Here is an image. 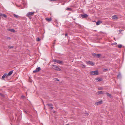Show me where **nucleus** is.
Wrapping results in <instances>:
<instances>
[{
    "label": "nucleus",
    "instance_id": "21",
    "mask_svg": "<svg viewBox=\"0 0 125 125\" xmlns=\"http://www.w3.org/2000/svg\"><path fill=\"white\" fill-rule=\"evenodd\" d=\"M122 45L121 44H119L118 45V47L119 48H121L122 47Z\"/></svg>",
    "mask_w": 125,
    "mask_h": 125
},
{
    "label": "nucleus",
    "instance_id": "25",
    "mask_svg": "<svg viewBox=\"0 0 125 125\" xmlns=\"http://www.w3.org/2000/svg\"><path fill=\"white\" fill-rule=\"evenodd\" d=\"M117 77L118 78H120L121 77V74H119L117 76Z\"/></svg>",
    "mask_w": 125,
    "mask_h": 125
},
{
    "label": "nucleus",
    "instance_id": "33",
    "mask_svg": "<svg viewBox=\"0 0 125 125\" xmlns=\"http://www.w3.org/2000/svg\"><path fill=\"white\" fill-rule=\"evenodd\" d=\"M7 39H10V37H8L7 38Z\"/></svg>",
    "mask_w": 125,
    "mask_h": 125
},
{
    "label": "nucleus",
    "instance_id": "29",
    "mask_svg": "<svg viewBox=\"0 0 125 125\" xmlns=\"http://www.w3.org/2000/svg\"><path fill=\"white\" fill-rule=\"evenodd\" d=\"M40 39L39 38H38L37 39V41L38 42L40 41Z\"/></svg>",
    "mask_w": 125,
    "mask_h": 125
},
{
    "label": "nucleus",
    "instance_id": "36",
    "mask_svg": "<svg viewBox=\"0 0 125 125\" xmlns=\"http://www.w3.org/2000/svg\"><path fill=\"white\" fill-rule=\"evenodd\" d=\"M104 70H105V71H106V70H107V69H104Z\"/></svg>",
    "mask_w": 125,
    "mask_h": 125
},
{
    "label": "nucleus",
    "instance_id": "14",
    "mask_svg": "<svg viewBox=\"0 0 125 125\" xmlns=\"http://www.w3.org/2000/svg\"><path fill=\"white\" fill-rule=\"evenodd\" d=\"M112 18L115 20H117L118 19L117 17L115 15L113 16L112 17Z\"/></svg>",
    "mask_w": 125,
    "mask_h": 125
},
{
    "label": "nucleus",
    "instance_id": "19",
    "mask_svg": "<svg viewBox=\"0 0 125 125\" xmlns=\"http://www.w3.org/2000/svg\"><path fill=\"white\" fill-rule=\"evenodd\" d=\"M100 22L99 21H98L96 23V25H98L100 24Z\"/></svg>",
    "mask_w": 125,
    "mask_h": 125
},
{
    "label": "nucleus",
    "instance_id": "18",
    "mask_svg": "<svg viewBox=\"0 0 125 125\" xmlns=\"http://www.w3.org/2000/svg\"><path fill=\"white\" fill-rule=\"evenodd\" d=\"M98 93L99 94H103V92L102 91H99L98 92Z\"/></svg>",
    "mask_w": 125,
    "mask_h": 125
},
{
    "label": "nucleus",
    "instance_id": "10",
    "mask_svg": "<svg viewBox=\"0 0 125 125\" xmlns=\"http://www.w3.org/2000/svg\"><path fill=\"white\" fill-rule=\"evenodd\" d=\"M102 102L103 101L102 100L100 101L97 102H96L95 103V104L96 105H97L99 104H101L102 103Z\"/></svg>",
    "mask_w": 125,
    "mask_h": 125
},
{
    "label": "nucleus",
    "instance_id": "5",
    "mask_svg": "<svg viewBox=\"0 0 125 125\" xmlns=\"http://www.w3.org/2000/svg\"><path fill=\"white\" fill-rule=\"evenodd\" d=\"M93 56L95 57H96L97 58H99L100 57L101 55L100 54H96V53H93Z\"/></svg>",
    "mask_w": 125,
    "mask_h": 125
},
{
    "label": "nucleus",
    "instance_id": "26",
    "mask_svg": "<svg viewBox=\"0 0 125 125\" xmlns=\"http://www.w3.org/2000/svg\"><path fill=\"white\" fill-rule=\"evenodd\" d=\"M66 10H71V9L70 8L68 7L66 8Z\"/></svg>",
    "mask_w": 125,
    "mask_h": 125
},
{
    "label": "nucleus",
    "instance_id": "32",
    "mask_svg": "<svg viewBox=\"0 0 125 125\" xmlns=\"http://www.w3.org/2000/svg\"><path fill=\"white\" fill-rule=\"evenodd\" d=\"M24 112L26 114H27V112L25 110H24Z\"/></svg>",
    "mask_w": 125,
    "mask_h": 125
},
{
    "label": "nucleus",
    "instance_id": "13",
    "mask_svg": "<svg viewBox=\"0 0 125 125\" xmlns=\"http://www.w3.org/2000/svg\"><path fill=\"white\" fill-rule=\"evenodd\" d=\"M45 20L48 22H50L51 21L52 19L51 18H46Z\"/></svg>",
    "mask_w": 125,
    "mask_h": 125
},
{
    "label": "nucleus",
    "instance_id": "12",
    "mask_svg": "<svg viewBox=\"0 0 125 125\" xmlns=\"http://www.w3.org/2000/svg\"><path fill=\"white\" fill-rule=\"evenodd\" d=\"M13 72V70H12L9 72L8 74H7V75L8 76H9Z\"/></svg>",
    "mask_w": 125,
    "mask_h": 125
},
{
    "label": "nucleus",
    "instance_id": "15",
    "mask_svg": "<svg viewBox=\"0 0 125 125\" xmlns=\"http://www.w3.org/2000/svg\"><path fill=\"white\" fill-rule=\"evenodd\" d=\"M106 94L109 97H110L111 98L112 97L111 95L108 93H106Z\"/></svg>",
    "mask_w": 125,
    "mask_h": 125
},
{
    "label": "nucleus",
    "instance_id": "9",
    "mask_svg": "<svg viewBox=\"0 0 125 125\" xmlns=\"http://www.w3.org/2000/svg\"><path fill=\"white\" fill-rule=\"evenodd\" d=\"M88 15L86 14H81V17L83 18H85L88 16Z\"/></svg>",
    "mask_w": 125,
    "mask_h": 125
},
{
    "label": "nucleus",
    "instance_id": "40",
    "mask_svg": "<svg viewBox=\"0 0 125 125\" xmlns=\"http://www.w3.org/2000/svg\"><path fill=\"white\" fill-rule=\"evenodd\" d=\"M1 16V14H0V16Z\"/></svg>",
    "mask_w": 125,
    "mask_h": 125
},
{
    "label": "nucleus",
    "instance_id": "41",
    "mask_svg": "<svg viewBox=\"0 0 125 125\" xmlns=\"http://www.w3.org/2000/svg\"><path fill=\"white\" fill-rule=\"evenodd\" d=\"M116 43H115V44H116Z\"/></svg>",
    "mask_w": 125,
    "mask_h": 125
},
{
    "label": "nucleus",
    "instance_id": "28",
    "mask_svg": "<svg viewBox=\"0 0 125 125\" xmlns=\"http://www.w3.org/2000/svg\"><path fill=\"white\" fill-rule=\"evenodd\" d=\"M98 89L99 90H103V88L101 87H100L98 88Z\"/></svg>",
    "mask_w": 125,
    "mask_h": 125
},
{
    "label": "nucleus",
    "instance_id": "4",
    "mask_svg": "<svg viewBox=\"0 0 125 125\" xmlns=\"http://www.w3.org/2000/svg\"><path fill=\"white\" fill-rule=\"evenodd\" d=\"M86 63L87 64L91 65L92 66H93L94 65V63L93 62H92L90 61H88V62L86 61Z\"/></svg>",
    "mask_w": 125,
    "mask_h": 125
},
{
    "label": "nucleus",
    "instance_id": "30",
    "mask_svg": "<svg viewBox=\"0 0 125 125\" xmlns=\"http://www.w3.org/2000/svg\"><path fill=\"white\" fill-rule=\"evenodd\" d=\"M53 108V107L52 106L50 107V109H52Z\"/></svg>",
    "mask_w": 125,
    "mask_h": 125
},
{
    "label": "nucleus",
    "instance_id": "17",
    "mask_svg": "<svg viewBox=\"0 0 125 125\" xmlns=\"http://www.w3.org/2000/svg\"><path fill=\"white\" fill-rule=\"evenodd\" d=\"M1 16H3L5 18H6L7 17V15L6 14H4L1 13Z\"/></svg>",
    "mask_w": 125,
    "mask_h": 125
},
{
    "label": "nucleus",
    "instance_id": "3",
    "mask_svg": "<svg viewBox=\"0 0 125 125\" xmlns=\"http://www.w3.org/2000/svg\"><path fill=\"white\" fill-rule=\"evenodd\" d=\"M53 62H56L58 63L61 64L62 63V61H60L59 60H56V59H53Z\"/></svg>",
    "mask_w": 125,
    "mask_h": 125
},
{
    "label": "nucleus",
    "instance_id": "34",
    "mask_svg": "<svg viewBox=\"0 0 125 125\" xmlns=\"http://www.w3.org/2000/svg\"><path fill=\"white\" fill-rule=\"evenodd\" d=\"M67 35H68V34H67V33H66V34H65V36H67Z\"/></svg>",
    "mask_w": 125,
    "mask_h": 125
},
{
    "label": "nucleus",
    "instance_id": "42",
    "mask_svg": "<svg viewBox=\"0 0 125 125\" xmlns=\"http://www.w3.org/2000/svg\"><path fill=\"white\" fill-rule=\"evenodd\" d=\"M116 43H115V44H116Z\"/></svg>",
    "mask_w": 125,
    "mask_h": 125
},
{
    "label": "nucleus",
    "instance_id": "20",
    "mask_svg": "<svg viewBox=\"0 0 125 125\" xmlns=\"http://www.w3.org/2000/svg\"><path fill=\"white\" fill-rule=\"evenodd\" d=\"M47 105L49 106H51L52 105V104H46Z\"/></svg>",
    "mask_w": 125,
    "mask_h": 125
},
{
    "label": "nucleus",
    "instance_id": "24",
    "mask_svg": "<svg viewBox=\"0 0 125 125\" xmlns=\"http://www.w3.org/2000/svg\"><path fill=\"white\" fill-rule=\"evenodd\" d=\"M124 30H119V34L120 33L121 31H123Z\"/></svg>",
    "mask_w": 125,
    "mask_h": 125
},
{
    "label": "nucleus",
    "instance_id": "39",
    "mask_svg": "<svg viewBox=\"0 0 125 125\" xmlns=\"http://www.w3.org/2000/svg\"><path fill=\"white\" fill-rule=\"evenodd\" d=\"M53 44H55V43H54H54H53Z\"/></svg>",
    "mask_w": 125,
    "mask_h": 125
},
{
    "label": "nucleus",
    "instance_id": "35",
    "mask_svg": "<svg viewBox=\"0 0 125 125\" xmlns=\"http://www.w3.org/2000/svg\"><path fill=\"white\" fill-rule=\"evenodd\" d=\"M55 79L56 80H57V81H59V80H58V79H57V78H56V79Z\"/></svg>",
    "mask_w": 125,
    "mask_h": 125
},
{
    "label": "nucleus",
    "instance_id": "23",
    "mask_svg": "<svg viewBox=\"0 0 125 125\" xmlns=\"http://www.w3.org/2000/svg\"><path fill=\"white\" fill-rule=\"evenodd\" d=\"M81 66L83 68H84L85 67V65L83 64H81Z\"/></svg>",
    "mask_w": 125,
    "mask_h": 125
},
{
    "label": "nucleus",
    "instance_id": "16",
    "mask_svg": "<svg viewBox=\"0 0 125 125\" xmlns=\"http://www.w3.org/2000/svg\"><path fill=\"white\" fill-rule=\"evenodd\" d=\"M8 30L9 31H10L11 32L15 31V30L13 29H8Z\"/></svg>",
    "mask_w": 125,
    "mask_h": 125
},
{
    "label": "nucleus",
    "instance_id": "37",
    "mask_svg": "<svg viewBox=\"0 0 125 125\" xmlns=\"http://www.w3.org/2000/svg\"><path fill=\"white\" fill-rule=\"evenodd\" d=\"M66 125H69L68 124H66Z\"/></svg>",
    "mask_w": 125,
    "mask_h": 125
},
{
    "label": "nucleus",
    "instance_id": "31",
    "mask_svg": "<svg viewBox=\"0 0 125 125\" xmlns=\"http://www.w3.org/2000/svg\"><path fill=\"white\" fill-rule=\"evenodd\" d=\"M0 95L1 96H2L3 97L4 96V95L0 93Z\"/></svg>",
    "mask_w": 125,
    "mask_h": 125
},
{
    "label": "nucleus",
    "instance_id": "2",
    "mask_svg": "<svg viewBox=\"0 0 125 125\" xmlns=\"http://www.w3.org/2000/svg\"><path fill=\"white\" fill-rule=\"evenodd\" d=\"M52 67L58 71H60L61 70V69L56 65H53L52 66Z\"/></svg>",
    "mask_w": 125,
    "mask_h": 125
},
{
    "label": "nucleus",
    "instance_id": "6",
    "mask_svg": "<svg viewBox=\"0 0 125 125\" xmlns=\"http://www.w3.org/2000/svg\"><path fill=\"white\" fill-rule=\"evenodd\" d=\"M40 70H41L40 68V67H38V68H37L35 70L33 71V73L37 72L39 71Z\"/></svg>",
    "mask_w": 125,
    "mask_h": 125
},
{
    "label": "nucleus",
    "instance_id": "27",
    "mask_svg": "<svg viewBox=\"0 0 125 125\" xmlns=\"http://www.w3.org/2000/svg\"><path fill=\"white\" fill-rule=\"evenodd\" d=\"M9 48L10 49L13 48V46H9Z\"/></svg>",
    "mask_w": 125,
    "mask_h": 125
},
{
    "label": "nucleus",
    "instance_id": "22",
    "mask_svg": "<svg viewBox=\"0 0 125 125\" xmlns=\"http://www.w3.org/2000/svg\"><path fill=\"white\" fill-rule=\"evenodd\" d=\"M14 16L15 17H16V18H18V17H19V16L18 15H16L15 14H14Z\"/></svg>",
    "mask_w": 125,
    "mask_h": 125
},
{
    "label": "nucleus",
    "instance_id": "7",
    "mask_svg": "<svg viewBox=\"0 0 125 125\" xmlns=\"http://www.w3.org/2000/svg\"><path fill=\"white\" fill-rule=\"evenodd\" d=\"M34 13V12H28V13L27 14V15L28 16L33 15V14Z\"/></svg>",
    "mask_w": 125,
    "mask_h": 125
},
{
    "label": "nucleus",
    "instance_id": "38",
    "mask_svg": "<svg viewBox=\"0 0 125 125\" xmlns=\"http://www.w3.org/2000/svg\"><path fill=\"white\" fill-rule=\"evenodd\" d=\"M55 41H56V40H55L54 41L55 42Z\"/></svg>",
    "mask_w": 125,
    "mask_h": 125
},
{
    "label": "nucleus",
    "instance_id": "11",
    "mask_svg": "<svg viewBox=\"0 0 125 125\" xmlns=\"http://www.w3.org/2000/svg\"><path fill=\"white\" fill-rule=\"evenodd\" d=\"M95 80L98 82H100L102 81V78H95Z\"/></svg>",
    "mask_w": 125,
    "mask_h": 125
},
{
    "label": "nucleus",
    "instance_id": "8",
    "mask_svg": "<svg viewBox=\"0 0 125 125\" xmlns=\"http://www.w3.org/2000/svg\"><path fill=\"white\" fill-rule=\"evenodd\" d=\"M6 77V78H7L8 77V76L7 75V73H5L3 75V76H2V78L4 79V78Z\"/></svg>",
    "mask_w": 125,
    "mask_h": 125
},
{
    "label": "nucleus",
    "instance_id": "1",
    "mask_svg": "<svg viewBox=\"0 0 125 125\" xmlns=\"http://www.w3.org/2000/svg\"><path fill=\"white\" fill-rule=\"evenodd\" d=\"M90 73L91 75H97L99 74L97 70L91 71Z\"/></svg>",
    "mask_w": 125,
    "mask_h": 125
}]
</instances>
